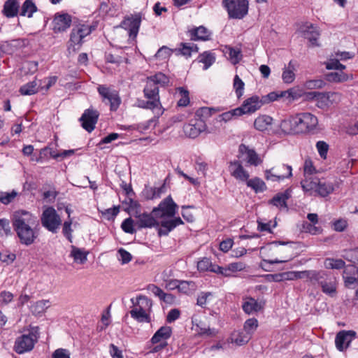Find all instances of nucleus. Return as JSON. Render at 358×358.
<instances>
[{
	"mask_svg": "<svg viewBox=\"0 0 358 358\" xmlns=\"http://www.w3.org/2000/svg\"><path fill=\"white\" fill-rule=\"evenodd\" d=\"M196 285L193 281L180 280L178 284V291L185 294H189L194 292Z\"/></svg>",
	"mask_w": 358,
	"mask_h": 358,
	"instance_id": "42",
	"label": "nucleus"
},
{
	"mask_svg": "<svg viewBox=\"0 0 358 358\" xmlns=\"http://www.w3.org/2000/svg\"><path fill=\"white\" fill-rule=\"evenodd\" d=\"M177 205L171 196L164 199L158 206L155 208L152 213L159 217H173L176 212Z\"/></svg>",
	"mask_w": 358,
	"mask_h": 358,
	"instance_id": "9",
	"label": "nucleus"
},
{
	"mask_svg": "<svg viewBox=\"0 0 358 358\" xmlns=\"http://www.w3.org/2000/svg\"><path fill=\"white\" fill-rule=\"evenodd\" d=\"M137 106L144 109L152 110L153 113L157 115V117H159L164 113L161 102H158L157 101L138 99L137 101Z\"/></svg>",
	"mask_w": 358,
	"mask_h": 358,
	"instance_id": "23",
	"label": "nucleus"
},
{
	"mask_svg": "<svg viewBox=\"0 0 358 358\" xmlns=\"http://www.w3.org/2000/svg\"><path fill=\"white\" fill-rule=\"evenodd\" d=\"M289 194L287 192L278 193L270 200L269 203L275 206L287 207V200Z\"/></svg>",
	"mask_w": 358,
	"mask_h": 358,
	"instance_id": "45",
	"label": "nucleus"
},
{
	"mask_svg": "<svg viewBox=\"0 0 358 358\" xmlns=\"http://www.w3.org/2000/svg\"><path fill=\"white\" fill-rule=\"evenodd\" d=\"M291 166L282 164L281 166L265 171V178L273 182L280 181L289 178L292 176Z\"/></svg>",
	"mask_w": 358,
	"mask_h": 358,
	"instance_id": "8",
	"label": "nucleus"
},
{
	"mask_svg": "<svg viewBox=\"0 0 358 358\" xmlns=\"http://www.w3.org/2000/svg\"><path fill=\"white\" fill-rule=\"evenodd\" d=\"M36 11L37 7L34 3L33 0H25L21 7L20 15L21 16L31 17L34 13Z\"/></svg>",
	"mask_w": 358,
	"mask_h": 358,
	"instance_id": "35",
	"label": "nucleus"
},
{
	"mask_svg": "<svg viewBox=\"0 0 358 358\" xmlns=\"http://www.w3.org/2000/svg\"><path fill=\"white\" fill-rule=\"evenodd\" d=\"M215 110L213 108L202 107L198 109L196 112V119H203L206 122V119L210 117Z\"/></svg>",
	"mask_w": 358,
	"mask_h": 358,
	"instance_id": "58",
	"label": "nucleus"
},
{
	"mask_svg": "<svg viewBox=\"0 0 358 358\" xmlns=\"http://www.w3.org/2000/svg\"><path fill=\"white\" fill-rule=\"evenodd\" d=\"M215 54L211 51H204L197 58L198 62L203 64V70H207L215 62Z\"/></svg>",
	"mask_w": 358,
	"mask_h": 358,
	"instance_id": "32",
	"label": "nucleus"
},
{
	"mask_svg": "<svg viewBox=\"0 0 358 358\" xmlns=\"http://www.w3.org/2000/svg\"><path fill=\"white\" fill-rule=\"evenodd\" d=\"M144 96L148 99L160 102L159 87L155 85V83L147 79L146 85L143 90Z\"/></svg>",
	"mask_w": 358,
	"mask_h": 358,
	"instance_id": "27",
	"label": "nucleus"
},
{
	"mask_svg": "<svg viewBox=\"0 0 358 358\" xmlns=\"http://www.w3.org/2000/svg\"><path fill=\"white\" fill-rule=\"evenodd\" d=\"M122 229L127 234H133L136 232L134 228V220L131 217L126 218L121 224Z\"/></svg>",
	"mask_w": 358,
	"mask_h": 358,
	"instance_id": "60",
	"label": "nucleus"
},
{
	"mask_svg": "<svg viewBox=\"0 0 358 358\" xmlns=\"http://www.w3.org/2000/svg\"><path fill=\"white\" fill-rule=\"evenodd\" d=\"M295 65L292 60H291L287 66L283 69L282 79L285 83H292L295 79Z\"/></svg>",
	"mask_w": 358,
	"mask_h": 358,
	"instance_id": "33",
	"label": "nucleus"
},
{
	"mask_svg": "<svg viewBox=\"0 0 358 358\" xmlns=\"http://www.w3.org/2000/svg\"><path fill=\"white\" fill-rule=\"evenodd\" d=\"M334 191V185L332 182L320 180L317 183L316 193L321 197H326Z\"/></svg>",
	"mask_w": 358,
	"mask_h": 358,
	"instance_id": "30",
	"label": "nucleus"
},
{
	"mask_svg": "<svg viewBox=\"0 0 358 358\" xmlns=\"http://www.w3.org/2000/svg\"><path fill=\"white\" fill-rule=\"evenodd\" d=\"M262 105L260 98L255 95L246 99L238 108L241 115H250L259 110Z\"/></svg>",
	"mask_w": 358,
	"mask_h": 358,
	"instance_id": "18",
	"label": "nucleus"
},
{
	"mask_svg": "<svg viewBox=\"0 0 358 358\" xmlns=\"http://www.w3.org/2000/svg\"><path fill=\"white\" fill-rule=\"evenodd\" d=\"M17 192L13 190L11 192H0V202L4 205L10 203L17 196Z\"/></svg>",
	"mask_w": 358,
	"mask_h": 358,
	"instance_id": "55",
	"label": "nucleus"
},
{
	"mask_svg": "<svg viewBox=\"0 0 358 358\" xmlns=\"http://www.w3.org/2000/svg\"><path fill=\"white\" fill-rule=\"evenodd\" d=\"M242 308L246 313L250 314L259 310L261 306L255 299L250 298L243 303Z\"/></svg>",
	"mask_w": 358,
	"mask_h": 358,
	"instance_id": "40",
	"label": "nucleus"
},
{
	"mask_svg": "<svg viewBox=\"0 0 358 358\" xmlns=\"http://www.w3.org/2000/svg\"><path fill=\"white\" fill-rule=\"evenodd\" d=\"M172 334V329L169 326H163L160 327L152 336L151 338V343L152 344H157L160 342H166Z\"/></svg>",
	"mask_w": 358,
	"mask_h": 358,
	"instance_id": "25",
	"label": "nucleus"
},
{
	"mask_svg": "<svg viewBox=\"0 0 358 358\" xmlns=\"http://www.w3.org/2000/svg\"><path fill=\"white\" fill-rule=\"evenodd\" d=\"M20 92L22 95H32L38 92L37 83L36 81L29 82L20 88Z\"/></svg>",
	"mask_w": 358,
	"mask_h": 358,
	"instance_id": "47",
	"label": "nucleus"
},
{
	"mask_svg": "<svg viewBox=\"0 0 358 358\" xmlns=\"http://www.w3.org/2000/svg\"><path fill=\"white\" fill-rule=\"evenodd\" d=\"M225 49V52L229 55V59L233 64H236L241 61L242 55L240 49L234 48L231 46H226Z\"/></svg>",
	"mask_w": 358,
	"mask_h": 358,
	"instance_id": "46",
	"label": "nucleus"
},
{
	"mask_svg": "<svg viewBox=\"0 0 358 358\" xmlns=\"http://www.w3.org/2000/svg\"><path fill=\"white\" fill-rule=\"evenodd\" d=\"M99 117V113L93 108L85 110L84 113L79 119L82 127L88 132H92L97 123Z\"/></svg>",
	"mask_w": 358,
	"mask_h": 358,
	"instance_id": "10",
	"label": "nucleus"
},
{
	"mask_svg": "<svg viewBox=\"0 0 358 358\" xmlns=\"http://www.w3.org/2000/svg\"><path fill=\"white\" fill-rule=\"evenodd\" d=\"M131 302L134 306L130 311L131 317L138 322H150V316L146 310L152 307V301L145 296L140 295L136 299H131Z\"/></svg>",
	"mask_w": 358,
	"mask_h": 358,
	"instance_id": "3",
	"label": "nucleus"
},
{
	"mask_svg": "<svg viewBox=\"0 0 358 358\" xmlns=\"http://www.w3.org/2000/svg\"><path fill=\"white\" fill-rule=\"evenodd\" d=\"M222 4L227 10L229 17L233 19H243L248 12L247 0H223Z\"/></svg>",
	"mask_w": 358,
	"mask_h": 358,
	"instance_id": "4",
	"label": "nucleus"
},
{
	"mask_svg": "<svg viewBox=\"0 0 358 358\" xmlns=\"http://www.w3.org/2000/svg\"><path fill=\"white\" fill-rule=\"evenodd\" d=\"M317 117L310 113H301L281 121L280 128L285 134H315Z\"/></svg>",
	"mask_w": 358,
	"mask_h": 358,
	"instance_id": "1",
	"label": "nucleus"
},
{
	"mask_svg": "<svg viewBox=\"0 0 358 358\" xmlns=\"http://www.w3.org/2000/svg\"><path fill=\"white\" fill-rule=\"evenodd\" d=\"M258 327V321L255 318H250L247 320L243 326V329L245 331L244 333L246 334L250 335V338L252 337V334L255 331Z\"/></svg>",
	"mask_w": 358,
	"mask_h": 358,
	"instance_id": "51",
	"label": "nucleus"
},
{
	"mask_svg": "<svg viewBox=\"0 0 358 358\" xmlns=\"http://www.w3.org/2000/svg\"><path fill=\"white\" fill-rule=\"evenodd\" d=\"M38 341V336L36 333L29 331L28 334H24L16 338L13 350L17 354H24L33 350L35 343Z\"/></svg>",
	"mask_w": 358,
	"mask_h": 358,
	"instance_id": "6",
	"label": "nucleus"
},
{
	"mask_svg": "<svg viewBox=\"0 0 358 358\" xmlns=\"http://www.w3.org/2000/svg\"><path fill=\"white\" fill-rule=\"evenodd\" d=\"M250 338V335L244 332H234L231 336V342L239 346L246 344Z\"/></svg>",
	"mask_w": 358,
	"mask_h": 358,
	"instance_id": "41",
	"label": "nucleus"
},
{
	"mask_svg": "<svg viewBox=\"0 0 358 358\" xmlns=\"http://www.w3.org/2000/svg\"><path fill=\"white\" fill-rule=\"evenodd\" d=\"M69 256L73 259L74 262L83 264L87 259L89 252L84 248H80L75 245H71Z\"/></svg>",
	"mask_w": 358,
	"mask_h": 358,
	"instance_id": "28",
	"label": "nucleus"
},
{
	"mask_svg": "<svg viewBox=\"0 0 358 358\" xmlns=\"http://www.w3.org/2000/svg\"><path fill=\"white\" fill-rule=\"evenodd\" d=\"M171 270H169L168 272L167 271H164L162 273V277L164 279V281L165 282V287L167 289L173 290L175 289H178V284L179 281L178 280L176 279H169V277L171 275Z\"/></svg>",
	"mask_w": 358,
	"mask_h": 358,
	"instance_id": "44",
	"label": "nucleus"
},
{
	"mask_svg": "<svg viewBox=\"0 0 358 358\" xmlns=\"http://www.w3.org/2000/svg\"><path fill=\"white\" fill-rule=\"evenodd\" d=\"M141 22V15L136 14L134 15L125 17L121 22L120 27L128 31L130 38H135L138 33Z\"/></svg>",
	"mask_w": 358,
	"mask_h": 358,
	"instance_id": "12",
	"label": "nucleus"
},
{
	"mask_svg": "<svg viewBox=\"0 0 358 358\" xmlns=\"http://www.w3.org/2000/svg\"><path fill=\"white\" fill-rule=\"evenodd\" d=\"M174 52L176 55H183L186 57H189L192 53V48L189 43H180V47L174 49Z\"/></svg>",
	"mask_w": 358,
	"mask_h": 358,
	"instance_id": "49",
	"label": "nucleus"
},
{
	"mask_svg": "<svg viewBox=\"0 0 358 358\" xmlns=\"http://www.w3.org/2000/svg\"><path fill=\"white\" fill-rule=\"evenodd\" d=\"M273 118L266 115H262L258 116L255 122L254 127L257 130L264 131L268 129V127L271 125Z\"/></svg>",
	"mask_w": 358,
	"mask_h": 358,
	"instance_id": "31",
	"label": "nucleus"
},
{
	"mask_svg": "<svg viewBox=\"0 0 358 358\" xmlns=\"http://www.w3.org/2000/svg\"><path fill=\"white\" fill-rule=\"evenodd\" d=\"M240 152H243L244 150L246 152L247 162L251 165L257 166L260 163V159L258 155L254 150L248 149L245 145H241L239 147Z\"/></svg>",
	"mask_w": 358,
	"mask_h": 358,
	"instance_id": "36",
	"label": "nucleus"
},
{
	"mask_svg": "<svg viewBox=\"0 0 358 358\" xmlns=\"http://www.w3.org/2000/svg\"><path fill=\"white\" fill-rule=\"evenodd\" d=\"M83 38L78 34L76 27L73 28L70 35V45H80L83 43Z\"/></svg>",
	"mask_w": 358,
	"mask_h": 358,
	"instance_id": "63",
	"label": "nucleus"
},
{
	"mask_svg": "<svg viewBox=\"0 0 358 358\" xmlns=\"http://www.w3.org/2000/svg\"><path fill=\"white\" fill-rule=\"evenodd\" d=\"M173 52H174V49H171L167 46L164 45L157 50L155 55V57L161 60L166 59Z\"/></svg>",
	"mask_w": 358,
	"mask_h": 358,
	"instance_id": "54",
	"label": "nucleus"
},
{
	"mask_svg": "<svg viewBox=\"0 0 358 358\" xmlns=\"http://www.w3.org/2000/svg\"><path fill=\"white\" fill-rule=\"evenodd\" d=\"M343 278L345 286L348 289H355L358 286V267L355 265H348L345 267Z\"/></svg>",
	"mask_w": 358,
	"mask_h": 358,
	"instance_id": "16",
	"label": "nucleus"
},
{
	"mask_svg": "<svg viewBox=\"0 0 358 358\" xmlns=\"http://www.w3.org/2000/svg\"><path fill=\"white\" fill-rule=\"evenodd\" d=\"M97 90L102 98L103 102L110 104V110H117L121 103V99L117 91L105 85H99Z\"/></svg>",
	"mask_w": 358,
	"mask_h": 358,
	"instance_id": "7",
	"label": "nucleus"
},
{
	"mask_svg": "<svg viewBox=\"0 0 358 358\" xmlns=\"http://www.w3.org/2000/svg\"><path fill=\"white\" fill-rule=\"evenodd\" d=\"M241 110H239L238 107L229 110L227 112L223 113L219 115L220 121H224L225 122L232 120L233 118H236L238 117L241 116Z\"/></svg>",
	"mask_w": 358,
	"mask_h": 358,
	"instance_id": "50",
	"label": "nucleus"
},
{
	"mask_svg": "<svg viewBox=\"0 0 358 358\" xmlns=\"http://www.w3.org/2000/svg\"><path fill=\"white\" fill-rule=\"evenodd\" d=\"M207 127L203 119L191 120L189 123L184 125L185 134L189 138H196L201 132L206 131Z\"/></svg>",
	"mask_w": 358,
	"mask_h": 358,
	"instance_id": "13",
	"label": "nucleus"
},
{
	"mask_svg": "<svg viewBox=\"0 0 358 358\" xmlns=\"http://www.w3.org/2000/svg\"><path fill=\"white\" fill-rule=\"evenodd\" d=\"M13 227L22 245H32L38 236V233L33 226L35 224L31 213L26 210H18L13 215Z\"/></svg>",
	"mask_w": 358,
	"mask_h": 358,
	"instance_id": "2",
	"label": "nucleus"
},
{
	"mask_svg": "<svg viewBox=\"0 0 358 358\" xmlns=\"http://www.w3.org/2000/svg\"><path fill=\"white\" fill-rule=\"evenodd\" d=\"M178 96H180L178 101V106H187L189 103V92L183 87L178 89Z\"/></svg>",
	"mask_w": 358,
	"mask_h": 358,
	"instance_id": "52",
	"label": "nucleus"
},
{
	"mask_svg": "<svg viewBox=\"0 0 358 358\" xmlns=\"http://www.w3.org/2000/svg\"><path fill=\"white\" fill-rule=\"evenodd\" d=\"M324 264L327 269H341L345 267V263L341 259L327 258Z\"/></svg>",
	"mask_w": 358,
	"mask_h": 358,
	"instance_id": "43",
	"label": "nucleus"
},
{
	"mask_svg": "<svg viewBox=\"0 0 358 358\" xmlns=\"http://www.w3.org/2000/svg\"><path fill=\"white\" fill-rule=\"evenodd\" d=\"M183 221L180 217H174L170 220H162L160 227L158 229V234L159 236H167L176 227L182 224Z\"/></svg>",
	"mask_w": 358,
	"mask_h": 358,
	"instance_id": "22",
	"label": "nucleus"
},
{
	"mask_svg": "<svg viewBox=\"0 0 358 358\" xmlns=\"http://www.w3.org/2000/svg\"><path fill=\"white\" fill-rule=\"evenodd\" d=\"M72 17L66 13H57L52 20V30L54 33H60L66 31L71 24Z\"/></svg>",
	"mask_w": 358,
	"mask_h": 358,
	"instance_id": "11",
	"label": "nucleus"
},
{
	"mask_svg": "<svg viewBox=\"0 0 358 358\" xmlns=\"http://www.w3.org/2000/svg\"><path fill=\"white\" fill-rule=\"evenodd\" d=\"M319 181L320 179L317 178L306 176V178L301 182V187L305 192L314 190L316 192Z\"/></svg>",
	"mask_w": 358,
	"mask_h": 358,
	"instance_id": "38",
	"label": "nucleus"
},
{
	"mask_svg": "<svg viewBox=\"0 0 358 358\" xmlns=\"http://www.w3.org/2000/svg\"><path fill=\"white\" fill-rule=\"evenodd\" d=\"M303 36L308 39L312 46H320L317 40L320 36L319 28L311 23L306 22L301 27Z\"/></svg>",
	"mask_w": 358,
	"mask_h": 358,
	"instance_id": "17",
	"label": "nucleus"
},
{
	"mask_svg": "<svg viewBox=\"0 0 358 358\" xmlns=\"http://www.w3.org/2000/svg\"><path fill=\"white\" fill-rule=\"evenodd\" d=\"M327 80L329 82H343L348 80V75L342 71L340 72H331L326 75Z\"/></svg>",
	"mask_w": 358,
	"mask_h": 358,
	"instance_id": "48",
	"label": "nucleus"
},
{
	"mask_svg": "<svg viewBox=\"0 0 358 358\" xmlns=\"http://www.w3.org/2000/svg\"><path fill=\"white\" fill-rule=\"evenodd\" d=\"M298 96L299 94H297L296 90L294 89H289L285 91L270 92L267 95L262 96L260 100L264 105L265 103H268L284 97H286L287 99H289V101H291L297 99Z\"/></svg>",
	"mask_w": 358,
	"mask_h": 358,
	"instance_id": "15",
	"label": "nucleus"
},
{
	"mask_svg": "<svg viewBox=\"0 0 358 358\" xmlns=\"http://www.w3.org/2000/svg\"><path fill=\"white\" fill-rule=\"evenodd\" d=\"M295 274V280L296 279H302V278H308L312 282H313L314 280H318L321 278L322 273H317V271H294Z\"/></svg>",
	"mask_w": 358,
	"mask_h": 358,
	"instance_id": "37",
	"label": "nucleus"
},
{
	"mask_svg": "<svg viewBox=\"0 0 358 358\" xmlns=\"http://www.w3.org/2000/svg\"><path fill=\"white\" fill-rule=\"evenodd\" d=\"M41 224L49 231L55 234L62 224L60 216L53 207H48L41 217Z\"/></svg>",
	"mask_w": 358,
	"mask_h": 358,
	"instance_id": "5",
	"label": "nucleus"
},
{
	"mask_svg": "<svg viewBox=\"0 0 358 358\" xmlns=\"http://www.w3.org/2000/svg\"><path fill=\"white\" fill-rule=\"evenodd\" d=\"M123 203H125L128 206L126 210H127L129 213H131L134 216V214H136V212H140V204L137 201L131 198V196L127 198V199H126Z\"/></svg>",
	"mask_w": 358,
	"mask_h": 358,
	"instance_id": "53",
	"label": "nucleus"
},
{
	"mask_svg": "<svg viewBox=\"0 0 358 358\" xmlns=\"http://www.w3.org/2000/svg\"><path fill=\"white\" fill-rule=\"evenodd\" d=\"M317 273H322L321 278L318 280H314L313 282H317L320 285L322 292L329 296H333L336 292V282L334 278L329 277L324 271H320Z\"/></svg>",
	"mask_w": 358,
	"mask_h": 358,
	"instance_id": "14",
	"label": "nucleus"
},
{
	"mask_svg": "<svg viewBox=\"0 0 358 358\" xmlns=\"http://www.w3.org/2000/svg\"><path fill=\"white\" fill-rule=\"evenodd\" d=\"M192 41H208L210 39L211 32L203 26L192 29L189 31Z\"/></svg>",
	"mask_w": 358,
	"mask_h": 358,
	"instance_id": "24",
	"label": "nucleus"
},
{
	"mask_svg": "<svg viewBox=\"0 0 358 358\" xmlns=\"http://www.w3.org/2000/svg\"><path fill=\"white\" fill-rule=\"evenodd\" d=\"M337 95L334 92H319L315 104L319 108L327 109L332 104L331 98Z\"/></svg>",
	"mask_w": 358,
	"mask_h": 358,
	"instance_id": "26",
	"label": "nucleus"
},
{
	"mask_svg": "<svg viewBox=\"0 0 358 358\" xmlns=\"http://www.w3.org/2000/svg\"><path fill=\"white\" fill-rule=\"evenodd\" d=\"M356 332L352 330H343L339 331L335 338L336 348L339 351H343L346 349L353 338H355Z\"/></svg>",
	"mask_w": 358,
	"mask_h": 358,
	"instance_id": "19",
	"label": "nucleus"
},
{
	"mask_svg": "<svg viewBox=\"0 0 358 358\" xmlns=\"http://www.w3.org/2000/svg\"><path fill=\"white\" fill-rule=\"evenodd\" d=\"M147 79L148 80H151L152 83H155V85L158 87L159 85L164 87L168 85L169 83V78L161 72H159L154 76H150Z\"/></svg>",
	"mask_w": 358,
	"mask_h": 358,
	"instance_id": "39",
	"label": "nucleus"
},
{
	"mask_svg": "<svg viewBox=\"0 0 358 358\" xmlns=\"http://www.w3.org/2000/svg\"><path fill=\"white\" fill-rule=\"evenodd\" d=\"M229 171L231 176L241 181L248 180L250 177L248 171L244 169L241 162L238 160L229 162Z\"/></svg>",
	"mask_w": 358,
	"mask_h": 358,
	"instance_id": "21",
	"label": "nucleus"
},
{
	"mask_svg": "<svg viewBox=\"0 0 358 358\" xmlns=\"http://www.w3.org/2000/svg\"><path fill=\"white\" fill-rule=\"evenodd\" d=\"M13 294L8 291H2L0 292V306H6L10 303L13 299Z\"/></svg>",
	"mask_w": 358,
	"mask_h": 358,
	"instance_id": "64",
	"label": "nucleus"
},
{
	"mask_svg": "<svg viewBox=\"0 0 358 358\" xmlns=\"http://www.w3.org/2000/svg\"><path fill=\"white\" fill-rule=\"evenodd\" d=\"M213 264L209 258L204 257L197 263V268L199 271H210Z\"/></svg>",
	"mask_w": 358,
	"mask_h": 358,
	"instance_id": "62",
	"label": "nucleus"
},
{
	"mask_svg": "<svg viewBox=\"0 0 358 358\" xmlns=\"http://www.w3.org/2000/svg\"><path fill=\"white\" fill-rule=\"evenodd\" d=\"M233 85L237 97L240 98L243 94L245 83L238 75L234 78Z\"/></svg>",
	"mask_w": 358,
	"mask_h": 358,
	"instance_id": "57",
	"label": "nucleus"
},
{
	"mask_svg": "<svg viewBox=\"0 0 358 358\" xmlns=\"http://www.w3.org/2000/svg\"><path fill=\"white\" fill-rule=\"evenodd\" d=\"M316 148L321 158L325 159L329 150V145L323 141H319L316 143Z\"/></svg>",
	"mask_w": 358,
	"mask_h": 358,
	"instance_id": "61",
	"label": "nucleus"
},
{
	"mask_svg": "<svg viewBox=\"0 0 358 358\" xmlns=\"http://www.w3.org/2000/svg\"><path fill=\"white\" fill-rule=\"evenodd\" d=\"M71 224L72 219L69 218V220H67L64 222L62 227V234L70 243L73 242V229H71Z\"/></svg>",
	"mask_w": 358,
	"mask_h": 358,
	"instance_id": "56",
	"label": "nucleus"
},
{
	"mask_svg": "<svg viewBox=\"0 0 358 358\" xmlns=\"http://www.w3.org/2000/svg\"><path fill=\"white\" fill-rule=\"evenodd\" d=\"M152 214L147 213H141V212H136V214H134V217L137 219L136 225L138 229L152 228L159 225Z\"/></svg>",
	"mask_w": 358,
	"mask_h": 358,
	"instance_id": "20",
	"label": "nucleus"
},
{
	"mask_svg": "<svg viewBox=\"0 0 358 358\" xmlns=\"http://www.w3.org/2000/svg\"><path fill=\"white\" fill-rule=\"evenodd\" d=\"M245 182L247 186L252 189L256 193L263 192L267 189L265 182L258 177L252 179L248 178Z\"/></svg>",
	"mask_w": 358,
	"mask_h": 358,
	"instance_id": "34",
	"label": "nucleus"
},
{
	"mask_svg": "<svg viewBox=\"0 0 358 358\" xmlns=\"http://www.w3.org/2000/svg\"><path fill=\"white\" fill-rule=\"evenodd\" d=\"M19 8L17 0H7L3 5V13L7 17H15L19 12Z\"/></svg>",
	"mask_w": 358,
	"mask_h": 358,
	"instance_id": "29",
	"label": "nucleus"
},
{
	"mask_svg": "<svg viewBox=\"0 0 358 358\" xmlns=\"http://www.w3.org/2000/svg\"><path fill=\"white\" fill-rule=\"evenodd\" d=\"M326 68L329 70L336 69V70H343L345 69V66L340 63V59L338 57L330 59L326 63Z\"/></svg>",
	"mask_w": 358,
	"mask_h": 358,
	"instance_id": "59",
	"label": "nucleus"
}]
</instances>
